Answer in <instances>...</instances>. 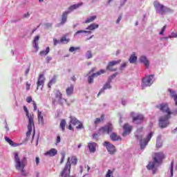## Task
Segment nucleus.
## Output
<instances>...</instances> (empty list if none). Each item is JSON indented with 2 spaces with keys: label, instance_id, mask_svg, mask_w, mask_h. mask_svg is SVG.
<instances>
[{
  "label": "nucleus",
  "instance_id": "obj_1",
  "mask_svg": "<svg viewBox=\"0 0 177 177\" xmlns=\"http://www.w3.org/2000/svg\"><path fill=\"white\" fill-rule=\"evenodd\" d=\"M154 133L151 131L147 136V138L143 139V136H145V133L143 132V128L140 127L138 129L136 132L135 133V138L137 140H139L141 150H145L146 149V145H149V142H150L151 138H153V135Z\"/></svg>",
  "mask_w": 177,
  "mask_h": 177
},
{
  "label": "nucleus",
  "instance_id": "obj_2",
  "mask_svg": "<svg viewBox=\"0 0 177 177\" xmlns=\"http://www.w3.org/2000/svg\"><path fill=\"white\" fill-rule=\"evenodd\" d=\"M15 168L18 171H20L21 172V175L23 176H26V171H24V167L26 162H27V158L24 157L21 160L20 158H19V153H15Z\"/></svg>",
  "mask_w": 177,
  "mask_h": 177
},
{
  "label": "nucleus",
  "instance_id": "obj_3",
  "mask_svg": "<svg viewBox=\"0 0 177 177\" xmlns=\"http://www.w3.org/2000/svg\"><path fill=\"white\" fill-rule=\"evenodd\" d=\"M80 6H82V3L73 4L68 8V10L62 13L60 22L61 26H64V24H66V23H67V17H68V15H70V13H71L73 10H75L76 9H78V8H80Z\"/></svg>",
  "mask_w": 177,
  "mask_h": 177
},
{
  "label": "nucleus",
  "instance_id": "obj_4",
  "mask_svg": "<svg viewBox=\"0 0 177 177\" xmlns=\"http://www.w3.org/2000/svg\"><path fill=\"white\" fill-rule=\"evenodd\" d=\"M165 156L162 152H158L155 153V157L153 158V162H149L148 165L147 166V169H154V167H156V164H161L162 162V160H164Z\"/></svg>",
  "mask_w": 177,
  "mask_h": 177
},
{
  "label": "nucleus",
  "instance_id": "obj_5",
  "mask_svg": "<svg viewBox=\"0 0 177 177\" xmlns=\"http://www.w3.org/2000/svg\"><path fill=\"white\" fill-rule=\"evenodd\" d=\"M153 6L155 8V10L156 11V13H158V15H165V13H169L171 12V10L169 8L160 3L158 1H155L153 3Z\"/></svg>",
  "mask_w": 177,
  "mask_h": 177
},
{
  "label": "nucleus",
  "instance_id": "obj_6",
  "mask_svg": "<svg viewBox=\"0 0 177 177\" xmlns=\"http://www.w3.org/2000/svg\"><path fill=\"white\" fill-rule=\"evenodd\" d=\"M96 28H99V24H91L87 28H86V30H89V31H88V30H77L74 34V38H77V35H78V34H92V31H93V30H96Z\"/></svg>",
  "mask_w": 177,
  "mask_h": 177
},
{
  "label": "nucleus",
  "instance_id": "obj_7",
  "mask_svg": "<svg viewBox=\"0 0 177 177\" xmlns=\"http://www.w3.org/2000/svg\"><path fill=\"white\" fill-rule=\"evenodd\" d=\"M71 162L70 159L68 160L67 162L65 165L64 169L62 171L59 177H75V176H70L71 174Z\"/></svg>",
  "mask_w": 177,
  "mask_h": 177
},
{
  "label": "nucleus",
  "instance_id": "obj_8",
  "mask_svg": "<svg viewBox=\"0 0 177 177\" xmlns=\"http://www.w3.org/2000/svg\"><path fill=\"white\" fill-rule=\"evenodd\" d=\"M142 89L145 86H151V85H153V82H154V75H145L142 79Z\"/></svg>",
  "mask_w": 177,
  "mask_h": 177
},
{
  "label": "nucleus",
  "instance_id": "obj_9",
  "mask_svg": "<svg viewBox=\"0 0 177 177\" xmlns=\"http://www.w3.org/2000/svg\"><path fill=\"white\" fill-rule=\"evenodd\" d=\"M169 120H171V115H165L164 116H161L159 118V127L160 128L164 129L167 128L168 125H169Z\"/></svg>",
  "mask_w": 177,
  "mask_h": 177
},
{
  "label": "nucleus",
  "instance_id": "obj_10",
  "mask_svg": "<svg viewBox=\"0 0 177 177\" xmlns=\"http://www.w3.org/2000/svg\"><path fill=\"white\" fill-rule=\"evenodd\" d=\"M114 129V127L113 126V124L108 123L106 125L101 127L99 129L98 132L100 135H104V133H111V132H113V130Z\"/></svg>",
  "mask_w": 177,
  "mask_h": 177
},
{
  "label": "nucleus",
  "instance_id": "obj_11",
  "mask_svg": "<svg viewBox=\"0 0 177 177\" xmlns=\"http://www.w3.org/2000/svg\"><path fill=\"white\" fill-rule=\"evenodd\" d=\"M62 93L59 91H57L55 93V100H53V104L55 106L56 104V102L59 103L61 106H63L64 102H67V100L63 97H62Z\"/></svg>",
  "mask_w": 177,
  "mask_h": 177
},
{
  "label": "nucleus",
  "instance_id": "obj_12",
  "mask_svg": "<svg viewBox=\"0 0 177 177\" xmlns=\"http://www.w3.org/2000/svg\"><path fill=\"white\" fill-rule=\"evenodd\" d=\"M103 146L104 147H106L108 153H109V154L111 155L114 154V153L117 151V150L115 149V146L110 143V142L109 141H105L103 144Z\"/></svg>",
  "mask_w": 177,
  "mask_h": 177
},
{
  "label": "nucleus",
  "instance_id": "obj_13",
  "mask_svg": "<svg viewBox=\"0 0 177 177\" xmlns=\"http://www.w3.org/2000/svg\"><path fill=\"white\" fill-rule=\"evenodd\" d=\"M156 109H158L162 111V113H167V115H169V113L171 111V109H169V106H168V104L167 103H162L159 104L156 106Z\"/></svg>",
  "mask_w": 177,
  "mask_h": 177
},
{
  "label": "nucleus",
  "instance_id": "obj_14",
  "mask_svg": "<svg viewBox=\"0 0 177 177\" xmlns=\"http://www.w3.org/2000/svg\"><path fill=\"white\" fill-rule=\"evenodd\" d=\"M120 63H121V59L109 62L106 66V70L112 72L117 71V68H113V67H114V66H117V64H120Z\"/></svg>",
  "mask_w": 177,
  "mask_h": 177
},
{
  "label": "nucleus",
  "instance_id": "obj_15",
  "mask_svg": "<svg viewBox=\"0 0 177 177\" xmlns=\"http://www.w3.org/2000/svg\"><path fill=\"white\" fill-rule=\"evenodd\" d=\"M45 76L44 74H40L38 77V80L37 82V91H38V88H41V89L44 88V85L45 84Z\"/></svg>",
  "mask_w": 177,
  "mask_h": 177
},
{
  "label": "nucleus",
  "instance_id": "obj_16",
  "mask_svg": "<svg viewBox=\"0 0 177 177\" xmlns=\"http://www.w3.org/2000/svg\"><path fill=\"white\" fill-rule=\"evenodd\" d=\"M143 120H145V117L142 114H138L136 117L133 118V124H136L139 125L143 122Z\"/></svg>",
  "mask_w": 177,
  "mask_h": 177
},
{
  "label": "nucleus",
  "instance_id": "obj_17",
  "mask_svg": "<svg viewBox=\"0 0 177 177\" xmlns=\"http://www.w3.org/2000/svg\"><path fill=\"white\" fill-rule=\"evenodd\" d=\"M54 46H56L57 44H68L70 42V39H66L65 36L62 37L60 40L57 39H53Z\"/></svg>",
  "mask_w": 177,
  "mask_h": 177
},
{
  "label": "nucleus",
  "instance_id": "obj_18",
  "mask_svg": "<svg viewBox=\"0 0 177 177\" xmlns=\"http://www.w3.org/2000/svg\"><path fill=\"white\" fill-rule=\"evenodd\" d=\"M112 86H111V83L110 82H106L105 84H104L103 87L100 89V92L97 94V96H99L100 95H102V93H104V91L106 89H111Z\"/></svg>",
  "mask_w": 177,
  "mask_h": 177
},
{
  "label": "nucleus",
  "instance_id": "obj_19",
  "mask_svg": "<svg viewBox=\"0 0 177 177\" xmlns=\"http://www.w3.org/2000/svg\"><path fill=\"white\" fill-rule=\"evenodd\" d=\"M168 92L169 93L170 97L174 100L175 106H177V93L176 91L172 90L171 88H168Z\"/></svg>",
  "mask_w": 177,
  "mask_h": 177
},
{
  "label": "nucleus",
  "instance_id": "obj_20",
  "mask_svg": "<svg viewBox=\"0 0 177 177\" xmlns=\"http://www.w3.org/2000/svg\"><path fill=\"white\" fill-rule=\"evenodd\" d=\"M5 140L10 146H12V147H17V146H21V145H23V143H15L13 140L9 138V137H5Z\"/></svg>",
  "mask_w": 177,
  "mask_h": 177
},
{
  "label": "nucleus",
  "instance_id": "obj_21",
  "mask_svg": "<svg viewBox=\"0 0 177 177\" xmlns=\"http://www.w3.org/2000/svg\"><path fill=\"white\" fill-rule=\"evenodd\" d=\"M57 150L55 148H52L47 152L44 153V156H48V157H55V156H57Z\"/></svg>",
  "mask_w": 177,
  "mask_h": 177
},
{
  "label": "nucleus",
  "instance_id": "obj_22",
  "mask_svg": "<svg viewBox=\"0 0 177 177\" xmlns=\"http://www.w3.org/2000/svg\"><path fill=\"white\" fill-rule=\"evenodd\" d=\"M139 60H140V63L144 64V66L146 67V68H149V67L150 66V63L147 60V57H146V56H145V55L141 56L140 57Z\"/></svg>",
  "mask_w": 177,
  "mask_h": 177
},
{
  "label": "nucleus",
  "instance_id": "obj_23",
  "mask_svg": "<svg viewBox=\"0 0 177 177\" xmlns=\"http://www.w3.org/2000/svg\"><path fill=\"white\" fill-rule=\"evenodd\" d=\"M124 132L122 133L123 136H125L127 133H131V131L132 129V127L129 126L127 123L125 124L123 127Z\"/></svg>",
  "mask_w": 177,
  "mask_h": 177
},
{
  "label": "nucleus",
  "instance_id": "obj_24",
  "mask_svg": "<svg viewBox=\"0 0 177 177\" xmlns=\"http://www.w3.org/2000/svg\"><path fill=\"white\" fill-rule=\"evenodd\" d=\"M37 120L40 125H44V115H42V112L39 110L37 111Z\"/></svg>",
  "mask_w": 177,
  "mask_h": 177
},
{
  "label": "nucleus",
  "instance_id": "obj_25",
  "mask_svg": "<svg viewBox=\"0 0 177 177\" xmlns=\"http://www.w3.org/2000/svg\"><path fill=\"white\" fill-rule=\"evenodd\" d=\"M38 41H39V35L35 37L33 40V48L36 49V52H38L39 50V46H38Z\"/></svg>",
  "mask_w": 177,
  "mask_h": 177
},
{
  "label": "nucleus",
  "instance_id": "obj_26",
  "mask_svg": "<svg viewBox=\"0 0 177 177\" xmlns=\"http://www.w3.org/2000/svg\"><path fill=\"white\" fill-rule=\"evenodd\" d=\"M110 139L113 142H117L118 140H121V137H120V136L117 135V133L113 132L110 135Z\"/></svg>",
  "mask_w": 177,
  "mask_h": 177
},
{
  "label": "nucleus",
  "instance_id": "obj_27",
  "mask_svg": "<svg viewBox=\"0 0 177 177\" xmlns=\"http://www.w3.org/2000/svg\"><path fill=\"white\" fill-rule=\"evenodd\" d=\"M88 147L89 149L90 153H95V151H96V143L95 142H89Z\"/></svg>",
  "mask_w": 177,
  "mask_h": 177
},
{
  "label": "nucleus",
  "instance_id": "obj_28",
  "mask_svg": "<svg viewBox=\"0 0 177 177\" xmlns=\"http://www.w3.org/2000/svg\"><path fill=\"white\" fill-rule=\"evenodd\" d=\"M28 119V127L29 128H32L34 127V115L32 116L30 115L28 117H27Z\"/></svg>",
  "mask_w": 177,
  "mask_h": 177
},
{
  "label": "nucleus",
  "instance_id": "obj_29",
  "mask_svg": "<svg viewBox=\"0 0 177 177\" xmlns=\"http://www.w3.org/2000/svg\"><path fill=\"white\" fill-rule=\"evenodd\" d=\"M67 96H71L72 93H74V85L71 84L66 90Z\"/></svg>",
  "mask_w": 177,
  "mask_h": 177
},
{
  "label": "nucleus",
  "instance_id": "obj_30",
  "mask_svg": "<svg viewBox=\"0 0 177 177\" xmlns=\"http://www.w3.org/2000/svg\"><path fill=\"white\" fill-rule=\"evenodd\" d=\"M129 63H131V64H133L135 63H136V62H138V56H136L135 53H133L129 59Z\"/></svg>",
  "mask_w": 177,
  "mask_h": 177
},
{
  "label": "nucleus",
  "instance_id": "obj_31",
  "mask_svg": "<svg viewBox=\"0 0 177 177\" xmlns=\"http://www.w3.org/2000/svg\"><path fill=\"white\" fill-rule=\"evenodd\" d=\"M97 19V16L93 15L91 17H88L84 21L86 24H88V23H92V21H95Z\"/></svg>",
  "mask_w": 177,
  "mask_h": 177
},
{
  "label": "nucleus",
  "instance_id": "obj_32",
  "mask_svg": "<svg viewBox=\"0 0 177 177\" xmlns=\"http://www.w3.org/2000/svg\"><path fill=\"white\" fill-rule=\"evenodd\" d=\"M50 52V48L49 46L46 48V50H43L39 52L40 56H46Z\"/></svg>",
  "mask_w": 177,
  "mask_h": 177
},
{
  "label": "nucleus",
  "instance_id": "obj_33",
  "mask_svg": "<svg viewBox=\"0 0 177 177\" xmlns=\"http://www.w3.org/2000/svg\"><path fill=\"white\" fill-rule=\"evenodd\" d=\"M70 118H71L70 122L73 125H77V124H80V120H77L75 117L71 116Z\"/></svg>",
  "mask_w": 177,
  "mask_h": 177
},
{
  "label": "nucleus",
  "instance_id": "obj_34",
  "mask_svg": "<svg viewBox=\"0 0 177 177\" xmlns=\"http://www.w3.org/2000/svg\"><path fill=\"white\" fill-rule=\"evenodd\" d=\"M162 146V141L161 140V136H158L156 139V147L157 149H160Z\"/></svg>",
  "mask_w": 177,
  "mask_h": 177
},
{
  "label": "nucleus",
  "instance_id": "obj_35",
  "mask_svg": "<svg viewBox=\"0 0 177 177\" xmlns=\"http://www.w3.org/2000/svg\"><path fill=\"white\" fill-rule=\"evenodd\" d=\"M59 128H61L62 132H64V131L66 129V120H62L61 121L60 124H59Z\"/></svg>",
  "mask_w": 177,
  "mask_h": 177
},
{
  "label": "nucleus",
  "instance_id": "obj_36",
  "mask_svg": "<svg viewBox=\"0 0 177 177\" xmlns=\"http://www.w3.org/2000/svg\"><path fill=\"white\" fill-rule=\"evenodd\" d=\"M53 84H56V76H53L48 84V88H51Z\"/></svg>",
  "mask_w": 177,
  "mask_h": 177
},
{
  "label": "nucleus",
  "instance_id": "obj_37",
  "mask_svg": "<svg viewBox=\"0 0 177 177\" xmlns=\"http://www.w3.org/2000/svg\"><path fill=\"white\" fill-rule=\"evenodd\" d=\"M104 120V115H102L101 118H97L94 122L95 125H97L100 122Z\"/></svg>",
  "mask_w": 177,
  "mask_h": 177
},
{
  "label": "nucleus",
  "instance_id": "obj_38",
  "mask_svg": "<svg viewBox=\"0 0 177 177\" xmlns=\"http://www.w3.org/2000/svg\"><path fill=\"white\" fill-rule=\"evenodd\" d=\"M104 73H106V71L101 69L97 73H93V77H99V75H101V74H104Z\"/></svg>",
  "mask_w": 177,
  "mask_h": 177
},
{
  "label": "nucleus",
  "instance_id": "obj_39",
  "mask_svg": "<svg viewBox=\"0 0 177 177\" xmlns=\"http://www.w3.org/2000/svg\"><path fill=\"white\" fill-rule=\"evenodd\" d=\"M118 75V72H116L115 73H113L112 75H111L109 78H108V82H112V81L114 80V78H115V77H117Z\"/></svg>",
  "mask_w": 177,
  "mask_h": 177
},
{
  "label": "nucleus",
  "instance_id": "obj_40",
  "mask_svg": "<svg viewBox=\"0 0 177 177\" xmlns=\"http://www.w3.org/2000/svg\"><path fill=\"white\" fill-rule=\"evenodd\" d=\"M170 177L174 176V160L171 161V165H170Z\"/></svg>",
  "mask_w": 177,
  "mask_h": 177
},
{
  "label": "nucleus",
  "instance_id": "obj_41",
  "mask_svg": "<svg viewBox=\"0 0 177 177\" xmlns=\"http://www.w3.org/2000/svg\"><path fill=\"white\" fill-rule=\"evenodd\" d=\"M168 38H177V33L171 32L169 37H164L165 39H168Z\"/></svg>",
  "mask_w": 177,
  "mask_h": 177
},
{
  "label": "nucleus",
  "instance_id": "obj_42",
  "mask_svg": "<svg viewBox=\"0 0 177 177\" xmlns=\"http://www.w3.org/2000/svg\"><path fill=\"white\" fill-rule=\"evenodd\" d=\"M80 49H81L80 47L71 46L69 48V52H71V53L75 52V50H80Z\"/></svg>",
  "mask_w": 177,
  "mask_h": 177
},
{
  "label": "nucleus",
  "instance_id": "obj_43",
  "mask_svg": "<svg viewBox=\"0 0 177 177\" xmlns=\"http://www.w3.org/2000/svg\"><path fill=\"white\" fill-rule=\"evenodd\" d=\"M93 56V55H92V51L88 50L86 53V57H87V59H92Z\"/></svg>",
  "mask_w": 177,
  "mask_h": 177
},
{
  "label": "nucleus",
  "instance_id": "obj_44",
  "mask_svg": "<svg viewBox=\"0 0 177 177\" xmlns=\"http://www.w3.org/2000/svg\"><path fill=\"white\" fill-rule=\"evenodd\" d=\"M32 132V127H28V131L26 132L27 138H29V136H30Z\"/></svg>",
  "mask_w": 177,
  "mask_h": 177
},
{
  "label": "nucleus",
  "instance_id": "obj_45",
  "mask_svg": "<svg viewBox=\"0 0 177 177\" xmlns=\"http://www.w3.org/2000/svg\"><path fill=\"white\" fill-rule=\"evenodd\" d=\"M95 76H93V75L92 74L91 75L88 76V84H93V77Z\"/></svg>",
  "mask_w": 177,
  "mask_h": 177
},
{
  "label": "nucleus",
  "instance_id": "obj_46",
  "mask_svg": "<svg viewBox=\"0 0 177 177\" xmlns=\"http://www.w3.org/2000/svg\"><path fill=\"white\" fill-rule=\"evenodd\" d=\"M71 161V164H73L74 165H77V162L78 160H77V158L72 157Z\"/></svg>",
  "mask_w": 177,
  "mask_h": 177
},
{
  "label": "nucleus",
  "instance_id": "obj_47",
  "mask_svg": "<svg viewBox=\"0 0 177 177\" xmlns=\"http://www.w3.org/2000/svg\"><path fill=\"white\" fill-rule=\"evenodd\" d=\"M24 111H25V113H26V117H28V116L30 115V112L28 111V109H27V106H24Z\"/></svg>",
  "mask_w": 177,
  "mask_h": 177
},
{
  "label": "nucleus",
  "instance_id": "obj_48",
  "mask_svg": "<svg viewBox=\"0 0 177 177\" xmlns=\"http://www.w3.org/2000/svg\"><path fill=\"white\" fill-rule=\"evenodd\" d=\"M165 28H167V25H165L162 29L161 31L160 32V35H164V32L165 31Z\"/></svg>",
  "mask_w": 177,
  "mask_h": 177
},
{
  "label": "nucleus",
  "instance_id": "obj_49",
  "mask_svg": "<svg viewBox=\"0 0 177 177\" xmlns=\"http://www.w3.org/2000/svg\"><path fill=\"white\" fill-rule=\"evenodd\" d=\"M45 28H52V24L51 23H46L44 24Z\"/></svg>",
  "mask_w": 177,
  "mask_h": 177
},
{
  "label": "nucleus",
  "instance_id": "obj_50",
  "mask_svg": "<svg viewBox=\"0 0 177 177\" xmlns=\"http://www.w3.org/2000/svg\"><path fill=\"white\" fill-rule=\"evenodd\" d=\"M112 174H113V171H111V170L109 169L106 174V177H111Z\"/></svg>",
  "mask_w": 177,
  "mask_h": 177
},
{
  "label": "nucleus",
  "instance_id": "obj_51",
  "mask_svg": "<svg viewBox=\"0 0 177 177\" xmlns=\"http://www.w3.org/2000/svg\"><path fill=\"white\" fill-rule=\"evenodd\" d=\"M32 104H33V110L34 111H37V103L35 101H32Z\"/></svg>",
  "mask_w": 177,
  "mask_h": 177
},
{
  "label": "nucleus",
  "instance_id": "obj_52",
  "mask_svg": "<svg viewBox=\"0 0 177 177\" xmlns=\"http://www.w3.org/2000/svg\"><path fill=\"white\" fill-rule=\"evenodd\" d=\"M93 139L97 140L99 139V134H97V133L93 134Z\"/></svg>",
  "mask_w": 177,
  "mask_h": 177
},
{
  "label": "nucleus",
  "instance_id": "obj_53",
  "mask_svg": "<svg viewBox=\"0 0 177 177\" xmlns=\"http://www.w3.org/2000/svg\"><path fill=\"white\" fill-rule=\"evenodd\" d=\"M122 19V15H119L118 19L116 20V24H120V21H121V19Z\"/></svg>",
  "mask_w": 177,
  "mask_h": 177
},
{
  "label": "nucleus",
  "instance_id": "obj_54",
  "mask_svg": "<svg viewBox=\"0 0 177 177\" xmlns=\"http://www.w3.org/2000/svg\"><path fill=\"white\" fill-rule=\"evenodd\" d=\"M50 60H52V57H49V56L46 57V63H47L48 64V63L50 62Z\"/></svg>",
  "mask_w": 177,
  "mask_h": 177
},
{
  "label": "nucleus",
  "instance_id": "obj_55",
  "mask_svg": "<svg viewBox=\"0 0 177 177\" xmlns=\"http://www.w3.org/2000/svg\"><path fill=\"white\" fill-rule=\"evenodd\" d=\"M61 140H62V138H60V136H58L57 137V140H56L57 145H59V143H60Z\"/></svg>",
  "mask_w": 177,
  "mask_h": 177
},
{
  "label": "nucleus",
  "instance_id": "obj_56",
  "mask_svg": "<svg viewBox=\"0 0 177 177\" xmlns=\"http://www.w3.org/2000/svg\"><path fill=\"white\" fill-rule=\"evenodd\" d=\"M26 102H27V103H31V102H32V97H28L26 98Z\"/></svg>",
  "mask_w": 177,
  "mask_h": 177
},
{
  "label": "nucleus",
  "instance_id": "obj_57",
  "mask_svg": "<svg viewBox=\"0 0 177 177\" xmlns=\"http://www.w3.org/2000/svg\"><path fill=\"white\" fill-rule=\"evenodd\" d=\"M35 162H36V165H39V157H36Z\"/></svg>",
  "mask_w": 177,
  "mask_h": 177
},
{
  "label": "nucleus",
  "instance_id": "obj_58",
  "mask_svg": "<svg viewBox=\"0 0 177 177\" xmlns=\"http://www.w3.org/2000/svg\"><path fill=\"white\" fill-rule=\"evenodd\" d=\"M76 128L77 129H82V128H84V125H82V123H80Z\"/></svg>",
  "mask_w": 177,
  "mask_h": 177
},
{
  "label": "nucleus",
  "instance_id": "obj_59",
  "mask_svg": "<svg viewBox=\"0 0 177 177\" xmlns=\"http://www.w3.org/2000/svg\"><path fill=\"white\" fill-rule=\"evenodd\" d=\"M125 67H127V64H126V63H124V64H122L120 66V70H122V68H125Z\"/></svg>",
  "mask_w": 177,
  "mask_h": 177
},
{
  "label": "nucleus",
  "instance_id": "obj_60",
  "mask_svg": "<svg viewBox=\"0 0 177 177\" xmlns=\"http://www.w3.org/2000/svg\"><path fill=\"white\" fill-rule=\"evenodd\" d=\"M122 106H127V100L122 99Z\"/></svg>",
  "mask_w": 177,
  "mask_h": 177
},
{
  "label": "nucleus",
  "instance_id": "obj_61",
  "mask_svg": "<svg viewBox=\"0 0 177 177\" xmlns=\"http://www.w3.org/2000/svg\"><path fill=\"white\" fill-rule=\"evenodd\" d=\"M28 73H30V67H28L25 71V75H28Z\"/></svg>",
  "mask_w": 177,
  "mask_h": 177
},
{
  "label": "nucleus",
  "instance_id": "obj_62",
  "mask_svg": "<svg viewBox=\"0 0 177 177\" xmlns=\"http://www.w3.org/2000/svg\"><path fill=\"white\" fill-rule=\"evenodd\" d=\"M24 17L25 19H27V17H30V13L29 12H27L26 14H24Z\"/></svg>",
  "mask_w": 177,
  "mask_h": 177
},
{
  "label": "nucleus",
  "instance_id": "obj_63",
  "mask_svg": "<svg viewBox=\"0 0 177 177\" xmlns=\"http://www.w3.org/2000/svg\"><path fill=\"white\" fill-rule=\"evenodd\" d=\"M71 80L73 81L74 82H75L77 81V78L75 77V75H73L72 77H71Z\"/></svg>",
  "mask_w": 177,
  "mask_h": 177
},
{
  "label": "nucleus",
  "instance_id": "obj_64",
  "mask_svg": "<svg viewBox=\"0 0 177 177\" xmlns=\"http://www.w3.org/2000/svg\"><path fill=\"white\" fill-rule=\"evenodd\" d=\"M26 91H30V84H26Z\"/></svg>",
  "mask_w": 177,
  "mask_h": 177
}]
</instances>
